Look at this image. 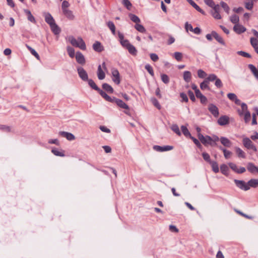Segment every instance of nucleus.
Listing matches in <instances>:
<instances>
[{
    "label": "nucleus",
    "instance_id": "1",
    "mask_svg": "<svg viewBox=\"0 0 258 258\" xmlns=\"http://www.w3.org/2000/svg\"><path fill=\"white\" fill-rule=\"evenodd\" d=\"M68 39L73 46L78 47L83 50L86 49V44L81 37H79L76 39L73 36H70Z\"/></svg>",
    "mask_w": 258,
    "mask_h": 258
},
{
    "label": "nucleus",
    "instance_id": "2",
    "mask_svg": "<svg viewBox=\"0 0 258 258\" xmlns=\"http://www.w3.org/2000/svg\"><path fill=\"white\" fill-rule=\"evenodd\" d=\"M234 183L236 185L243 190H247L249 189V185H248V182H245L243 180H240L237 179H234Z\"/></svg>",
    "mask_w": 258,
    "mask_h": 258
},
{
    "label": "nucleus",
    "instance_id": "3",
    "mask_svg": "<svg viewBox=\"0 0 258 258\" xmlns=\"http://www.w3.org/2000/svg\"><path fill=\"white\" fill-rule=\"evenodd\" d=\"M77 72L79 77L84 81L88 80V75L87 72L81 67L77 68Z\"/></svg>",
    "mask_w": 258,
    "mask_h": 258
},
{
    "label": "nucleus",
    "instance_id": "4",
    "mask_svg": "<svg viewBox=\"0 0 258 258\" xmlns=\"http://www.w3.org/2000/svg\"><path fill=\"white\" fill-rule=\"evenodd\" d=\"M173 146H164L162 147L158 145H155L153 147L154 150L158 152L170 151L173 149Z\"/></svg>",
    "mask_w": 258,
    "mask_h": 258
},
{
    "label": "nucleus",
    "instance_id": "5",
    "mask_svg": "<svg viewBox=\"0 0 258 258\" xmlns=\"http://www.w3.org/2000/svg\"><path fill=\"white\" fill-rule=\"evenodd\" d=\"M58 134L59 135L62 137L66 138L69 141H73L75 139V136L71 133L60 131Z\"/></svg>",
    "mask_w": 258,
    "mask_h": 258
},
{
    "label": "nucleus",
    "instance_id": "6",
    "mask_svg": "<svg viewBox=\"0 0 258 258\" xmlns=\"http://www.w3.org/2000/svg\"><path fill=\"white\" fill-rule=\"evenodd\" d=\"M112 81L116 84L120 83L119 73L117 70L113 69L112 70Z\"/></svg>",
    "mask_w": 258,
    "mask_h": 258
},
{
    "label": "nucleus",
    "instance_id": "7",
    "mask_svg": "<svg viewBox=\"0 0 258 258\" xmlns=\"http://www.w3.org/2000/svg\"><path fill=\"white\" fill-rule=\"evenodd\" d=\"M43 16L45 18V22L50 26L55 23V20L49 13H44Z\"/></svg>",
    "mask_w": 258,
    "mask_h": 258
},
{
    "label": "nucleus",
    "instance_id": "8",
    "mask_svg": "<svg viewBox=\"0 0 258 258\" xmlns=\"http://www.w3.org/2000/svg\"><path fill=\"white\" fill-rule=\"evenodd\" d=\"M76 59L77 61L81 64H84L85 63V58L83 54L80 51H78L76 54Z\"/></svg>",
    "mask_w": 258,
    "mask_h": 258
},
{
    "label": "nucleus",
    "instance_id": "9",
    "mask_svg": "<svg viewBox=\"0 0 258 258\" xmlns=\"http://www.w3.org/2000/svg\"><path fill=\"white\" fill-rule=\"evenodd\" d=\"M208 109L210 112L215 116L218 117L219 115L218 108L214 104H210L209 105Z\"/></svg>",
    "mask_w": 258,
    "mask_h": 258
},
{
    "label": "nucleus",
    "instance_id": "10",
    "mask_svg": "<svg viewBox=\"0 0 258 258\" xmlns=\"http://www.w3.org/2000/svg\"><path fill=\"white\" fill-rule=\"evenodd\" d=\"M242 143L243 146L248 150H250V148L254 145L250 139L247 137L243 138Z\"/></svg>",
    "mask_w": 258,
    "mask_h": 258
},
{
    "label": "nucleus",
    "instance_id": "11",
    "mask_svg": "<svg viewBox=\"0 0 258 258\" xmlns=\"http://www.w3.org/2000/svg\"><path fill=\"white\" fill-rule=\"evenodd\" d=\"M246 28L241 25L237 24L233 27V30L237 34H241L244 32L246 31Z\"/></svg>",
    "mask_w": 258,
    "mask_h": 258
},
{
    "label": "nucleus",
    "instance_id": "12",
    "mask_svg": "<svg viewBox=\"0 0 258 258\" xmlns=\"http://www.w3.org/2000/svg\"><path fill=\"white\" fill-rule=\"evenodd\" d=\"M199 139L205 145L209 144V142L211 141V137L209 136L204 137L203 135H199Z\"/></svg>",
    "mask_w": 258,
    "mask_h": 258
},
{
    "label": "nucleus",
    "instance_id": "13",
    "mask_svg": "<svg viewBox=\"0 0 258 258\" xmlns=\"http://www.w3.org/2000/svg\"><path fill=\"white\" fill-rule=\"evenodd\" d=\"M229 117L226 115L221 116L218 120V123L220 125H225L229 123Z\"/></svg>",
    "mask_w": 258,
    "mask_h": 258
},
{
    "label": "nucleus",
    "instance_id": "14",
    "mask_svg": "<svg viewBox=\"0 0 258 258\" xmlns=\"http://www.w3.org/2000/svg\"><path fill=\"white\" fill-rule=\"evenodd\" d=\"M221 144L225 147L230 148L232 146L231 142L227 138L222 137L220 138Z\"/></svg>",
    "mask_w": 258,
    "mask_h": 258
},
{
    "label": "nucleus",
    "instance_id": "15",
    "mask_svg": "<svg viewBox=\"0 0 258 258\" xmlns=\"http://www.w3.org/2000/svg\"><path fill=\"white\" fill-rule=\"evenodd\" d=\"M101 65H99L97 69V77L99 80H102L105 77V74Z\"/></svg>",
    "mask_w": 258,
    "mask_h": 258
},
{
    "label": "nucleus",
    "instance_id": "16",
    "mask_svg": "<svg viewBox=\"0 0 258 258\" xmlns=\"http://www.w3.org/2000/svg\"><path fill=\"white\" fill-rule=\"evenodd\" d=\"M212 35L213 37L220 43L222 45H225V42L223 38L215 31H213L212 32Z\"/></svg>",
    "mask_w": 258,
    "mask_h": 258
},
{
    "label": "nucleus",
    "instance_id": "17",
    "mask_svg": "<svg viewBox=\"0 0 258 258\" xmlns=\"http://www.w3.org/2000/svg\"><path fill=\"white\" fill-rule=\"evenodd\" d=\"M52 32L55 35H58L60 33L61 30L55 23L49 26Z\"/></svg>",
    "mask_w": 258,
    "mask_h": 258
},
{
    "label": "nucleus",
    "instance_id": "18",
    "mask_svg": "<svg viewBox=\"0 0 258 258\" xmlns=\"http://www.w3.org/2000/svg\"><path fill=\"white\" fill-rule=\"evenodd\" d=\"M93 49L97 52H101L103 48L101 43L99 41H96L93 45Z\"/></svg>",
    "mask_w": 258,
    "mask_h": 258
},
{
    "label": "nucleus",
    "instance_id": "19",
    "mask_svg": "<svg viewBox=\"0 0 258 258\" xmlns=\"http://www.w3.org/2000/svg\"><path fill=\"white\" fill-rule=\"evenodd\" d=\"M100 95L104 98L106 101L110 102H112L114 100L109 96H108L105 92L101 90L100 89L98 91Z\"/></svg>",
    "mask_w": 258,
    "mask_h": 258
},
{
    "label": "nucleus",
    "instance_id": "20",
    "mask_svg": "<svg viewBox=\"0 0 258 258\" xmlns=\"http://www.w3.org/2000/svg\"><path fill=\"white\" fill-rule=\"evenodd\" d=\"M25 13L27 15L28 20L32 23H35L36 20L34 16L32 15L30 11L27 9L24 10Z\"/></svg>",
    "mask_w": 258,
    "mask_h": 258
},
{
    "label": "nucleus",
    "instance_id": "21",
    "mask_svg": "<svg viewBox=\"0 0 258 258\" xmlns=\"http://www.w3.org/2000/svg\"><path fill=\"white\" fill-rule=\"evenodd\" d=\"M115 102L116 103V104L120 107L126 109H129L128 106L126 104H125L122 100L119 99H115Z\"/></svg>",
    "mask_w": 258,
    "mask_h": 258
},
{
    "label": "nucleus",
    "instance_id": "22",
    "mask_svg": "<svg viewBox=\"0 0 258 258\" xmlns=\"http://www.w3.org/2000/svg\"><path fill=\"white\" fill-rule=\"evenodd\" d=\"M189 4H190L197 11L202 13V14H205V12L199 7L192 0H186Z\"/></svg>",
    "mask_w": 258,
    "mask_h": 258
},
{
    "label": "nucleus",
    "instance_id": "23",
    "mask_svg": "<svg viewBox=\"0 0 258 258\" xmlns=\"http://www.w3.org/2000/svg\"><path fill=\"white\" fill-rule=\"evenodd\" d=\"M236 153L239 158H245L246 155L244 152L240 148L236 147L235 148Z\"/></svg>",
    "mask_w": 258,
    "mask_h": 258
},
{
    "label": "nucleus",
    "instance_id": "24",
    "mask_svg": "<svg viewBox=\"0 0 258 258\" xmlns=\"http://www.w3.org/2000/svg\"><path fill=\"white\" fill-rule=\"evenodd\" d=\"M183 80L186 82V83H189L191 81V74L189 71H185L183 73Z\"/></svg>",
    "mask_w": 258,
    "mask_h": 258
},
{
    "label": "nucleus",
    "instance_id": "25",
    "mask_svg": "<svg viewBox=\"0 0 258 258\" xmlns=\"http://www.w3.org/2000/svg\"><path fill=\"white\" fill-rule=\"evenodd\" d=\"M62 12L68 19L70 20H73L74 19V15L71 10H69V9L64 10V11H62Z\"/></svg>",
    "mask_w": 258,
    "mask_h": 258
},
{
    "label": "nucleus",
    "instance_id": "26",
    "mask_svg": "<svg viewBox=\"0 0 258 258\" xmlns=\"http://www.w3.org/2000/svg\"><path fill=\"white\" fill-rule=\"evenodd\" d=\"M257 167L255 166L252 163H248L247 164V170L251 173L256 172V170H257Z\"/></svg>",
    "mask_w": 258,
    "mask_h": 258
},
{
    "label": "nucleus",
    "instance_id": "27",
    "mask_svg": "<svg viewBox=\"0 0 258 258\" xmlns=\"http://www.w3.org/2000/svg\"><path fill=\"white\" fill-rule=\"evenodd\" d=\"M0 130H2L7 133H10L13 132L12 127L11 126L4 124L0 125Z\"/></svg>",
    "mask_w": 258,
    "mask_h": 258
},
{
    "label": "nucleus",
    "instance_id": "28",
    "mask_svg": "<svg viewBox=\"0 0 258 258\" xmlns=\"http://www.w3.org/2000/svg\"><path fill=\"white\" fill-rule=\"evenodd\" d=\"M248 185H249V189L250 187H256L258 186V179H251L248 182Z\"/></svg>",
    "mask_w": 258,
    "mask_h": 258
},
{
    "label": "nucleus",
    "instance_id": "29",
    "mask_svg": "<svg viewBox=\"0 0 258 258\" xmlns=\"http://www.w3.org/2000/svg\"><path fill=\"white\" fill-rule=\"evenodd\" d=\"M219 149L223 151V152L224 153V157L226 159H229L230 158V157L232 155L231 152H230L228 150H227L226 149H225L222 147H219Z\"/></svg>",
    "mask_w": 258,
    "mask_h": 258
},
{
    "label": "nucleus",
    "instance_id": "30",
    "mask_svg": "<svg viewBox=\"0 0 258 258\" xmlns=\"http://www.w3.org/2000/svg\"><path fill=\"white\" fill-rule=\"evenodd\" d=\"M102 88L104 90L109 93H112L113 92V89L112 87L107 83H104L102 84Z\"/></svg>",
    "mask_w": 258,
    "mask_h": 258
},
{
    "label": "nucleus",
    "instance_id": "31",
    "mask_svg": "<svg viewBox=\"0 0 258 258\" xmlns=\"http://www.w3.org/2000/svg\"><path fill=\"white\" fill-rule=\"evenodd\" d=\"M127 49L128 50L129 53L133 55H136L137 54V50L135 47L132 44H131L129 45V46L127 48Z\"/></svg>",
    "mask_w": 258,
    "mask_h": 258
},
{
    "label": "nucleus",
    "instance_id": "32",
    "mask_svg": "<svg viewBox=\"0 0 258 258\" xmlns=\"http://www.w3.org/2000/svg\"><path fill=\"white\" fill-rule=\"evenodd\" d=\"M212 170L215 173H218L219 171V168L218 163L216 161L210 162Z\"/></svg>",
    "mask_w": 258,
    "mask_h": 258
},
{
    "label": "nucleus",
    "instance_id": "33",
    "mask_svg": "<svg viewBox=\"0 0 258 258\" xmlns=\"http://www.w3.org/2000/svg\"><path fill=\"white\" fill-rule=\"evenodd\" d=\"M52 153L57 156L64 157L65 156L63 151H59L57 149H53L51 150Z\"/></svg>",
    "mask_w": 258,
    "mask_h": 258
},
{
    "label": "nucleus",
    "instance_id": "34",
    "mask_svg": "<svg viewBox=\"0 0 258 258\" xmlns=\"http://www.w3.org/2000/svg\"><path fill=\"white\" fill-rule=\"evenodd\" d=\"M181 131H182L183 134L186 137H189L190 138L191 136L190 132H189L188 130L187 129V128L185 126L182 125L181 126Z\"/></svg>",
    "mask_w": 258,
    "mask_h": 258
},
{
    "label": "nucleus",
    "instance_id": "35",
    "mask_svg": "<svg viewBox=\"0 0 258 258\" xmlns=\"http://www.w3.org/2000/svg\"><path fill=\"white\" fill-rule=\"evenodd\" d=\"M87 81L88 82L89 85L92 89H93L95 90H96L97 91H99L100 88L96 85V84H95V83L94 82V81L93 80H92V79H88V80H87Z\"/></svg>",
    "mask_w": 258,
    "mask_h": 258
},
{
    "label": "nucleus",
    "instance_id": "36",
    "mask_svg": "<svg viewBox=\"0 0 258 258\" xmlns=\"http://www.w3.org/2000/svg\"><path fill=\"white\" fill-rule=\"evenodd\" d=\"M209 83L205 79V80L200 84V88L203 90H210Z\"/></svg>",
    "mask_w": 258,
    "mask_h": 258
},
{
    "label": "nucleus",
    "instance_id": "37",
    "mask_svg": "<svg viewBox=\"0 0 258 258\" xmlns=\"http://www.w3.org/2000/svg\"><path fill=\"white\" fill-rule=\"evenodd\" d=\"M230 21L235 25L238 24L239 21V17L236 15H233L230 17Z\"/></svg>",
    "mask_w": 258,
    "mask_h": 258
},
{
    "label": "nucleus",
    "instance_id": "38",
    "mask_svg": "<svg viewBox=\"0 0 258 258\" xmlns=\"http://www.w3.org/2000/svg\"><path fill=\"white\" fill-rule=\"evenodd\" d=\"M129 17H130L131 20L133 22H135V23H136L137 24H138V23L140 22V18L138 16H137L136 15H135L134 14H129Z\"/></svg>",
    "mask_w": 258,
    "mask_h": 258
},
{
    "label": "nucleus",
    "instance_id": "39",
    "mask_svg": "<svg viewBox=\"0 0 258 258\" xmlns=\"http://www.w3.org/2000/svg\"><path fill=\"white\" fill-rule=\"evenodd\" d=\"M220 170L222 174L225 175H228V167L226 165L224 164L221 165L220 166Z\"/></svg>",
    "mask_w": 258,
    "mask_h": 258
},
{
    "label": "nucleus",
    "instance_id": "40",
    "mask_svg": "<svg viewBox=\"0 0 258 258\" xmlns=\"http://www.w3.org/2000/svg\"><path fill=\"white\" fill-rule=\"evenodd\" d=\"M107 26L110 29V30L111 31L112 34L113 35L115 34V26L114 24V23L111 21H109L107 23Z\"/></svg>",
    "mask_w": 258,
    "mask_h": 258
},
{
    "label": "nucleus",
    "instance_id": "41",
    "mask_svg": "<svg viewBox=\"0 0 258 258\" xmlns=\"http://www.w3.org/2000/svg\"><path fill=\"white\" fill-rule=\"evenodd\" d=\"M135 28H136V29L139 31L140 32H141V33H144L146 32V29L145 28H144V27L141 25V24H136L135 25Z\"/></svg>",
    "mask_w": 258,
    "mask_h": 258
},
{
    "label": "nucleus",
    "instance_id": "42",
    "mask_svg": "<svg viewBox=\"0 0 258 258\" xmlns=\"http://www.w3.org/2000/svg\"><path fill=\"white\" fill-rule=\"evenodd\" d=\"M217 77L216 75L214 74H210L207 78L205 79V80L209 83L210 82H213L217 79Z\"/></svg>",
    "mask_w": 258,
    "mask_h": 258
},
{
    "label": "nucleus",
    "instance_id": "43",
    "mask_svg": "<svg viewBox=\"0 0 258 258\" xmlns=\"http://www.w3.org/2000/svg\"><path fill=\"white\" fill-rule=\"evenodd\" d=\"M171 130L177 135L180 136L181 133L178 125L176 124H173L171 127Z\"/></svg>",
    "mask_w": 258,
    "mask_h": 258
},
{
    "label": "nucleus",
    "instance_id": "44",
    "mask_svg": "<svg viewBox=\"0 0 258 258\" xmlns=\"http://www.w3.org/2000/svg\"><path fill=\"white\" fill-rule=\"evenodd\" d=\"M220 5L227 14L229 13L230 8L226 3L222 1L220 2Z\"/></svg>",
    "mask_w": 258,
    "mask_h": 258
},
{
    "label": "nucleus",
    "instance_id": "45",
    "mask_svg": "<svg viewBox=\"0 0 258 258\" xmlns=\"http://www.w3.org/2000/svg\"><path fill=\"white\" fill-rule=\"evenodd\" d=\"M67 51L68 52V54L69 55V56L71 57V58H73L75 56V50L72 47H70V46H68L67 48Z\"/></svg>",
    "mask_w": 258,
    "mask_h": 258
},
{
    "label": "nucleus",
    "instance_id": "46",
    "mask_svg": "<svg viewBox=\"0 0 258 258\" xmlns=\"http://www.w3.org/2000/svg\"><path fill=\"white\" fill-rule=\"evenodd\" d=\"M151 101L152 103V104L158 109H160L161 108V106L160 104H159L158 100L155 98H152L151 99Z\"/></svg>",
    "mask_w": 258,
    "mask_h": 258
},
{
    "label": "nucleus",
    "instance_id": "47",
    "mask_svg": "<svg viewBox=\"0 0 258 258\" xmlns=\"http://www.w3.org/2000/svg\"><path fill=\"white\" fill-rule=\"evenodd\" d=\"M145 68L152 77L154 76V73L153 69L149 64H146Z\"/></svg>",
    "mask_w": 258,
    "mask_h": 258
},
{
    "label": "nucleus",
    "instance_id": "48",
    "mask_svg": "<svg viewBox=\"0 0 258 258\" xmlns=\"http://www.w3.org/2000/svg\"><path fill=\"white\" fill-rule=\"evenodd\" d=\"M250 117H251V114H250V113L249 111H247V112L244 113V122L246 123H247L249 122Z\"/></svg>",
    "mask_w": 258,
    "mask_h": 258
},
{
    "label": "nucleus",
    "instance_id": "49",
    "mask_svg": "<svg viewBox=\"0 0 258 258\" xmlns=\"http://www.w3.org/2000/svg\"><path fill=\"white\" fill-rule=\"evenodd\" d=\"M250 43L253 48L258 46V39L251 37L250 38Z\"/></svg>",
    "mask_w": 258,
    "mask_h": 258
},
{
    "label": "nucleus",
    "instance_id": "50",
    "mask_svg": "<svg viewBox=\"0 0 258 258\" xmlns=\"http://www.w3.org/2000/svg\"><path fill=\"white\" fill-rule=\"evenodd\" d=\"M197 74L200 78H205L207 75L206 73L201 69L198 70Z\"/></svg>",
    "mask_w": 258,
    "mask_h": 258
},
{
    "label": "nucleus",
    "instance_id": "51",
    "mask_svg": "<svg viewBox=\"0 0 258 258\" xmlns=\"http://www.w3.org/2000/svg\"><path fill=\"white\" fill-rule=\"evenodd\" d=\"M161 78L162 82L165 84H168L169 82V78L166 74H162Z\"/></svg>",
    "mask_w": 258,
    "mask_h": 258
},
{
    "label": "nucleus",
    "instance_id": "52",
    "mask_svg": "<svg viewBox=\"0 0 258 258\" xmlns=\"http://www.w3.org/2000/svg\"><path fill=\"white\" fill-rule=\"evenodd\" d=\"M122 4L128 10H131L132 4L128 0H122Z\"/></svg>",
    "mask_w": 258,
    "mask_h": 258
},
{
    "label": "nucleus",
    "instance_id": "53",
    "mask_svg": "<svg viewBox=\"0 0 258 258\" xmlns=\"http://www.w3.org/2000/svg\"><path fill=\"white\" fill-rule=\"evenodd\" d=\"M237 53L239 55L242 56L244 57H247V58L251 57V55L250 54H249L248 53H247L246 52L243 51H237Z\"/></svg>",
    "mask_w": 258,
    "mask_h": 258
},
{
    "label": "nucleus",
    "instance_id": "54",
    "mask_svg": "<svg viewBox=\"0 0 258 258\" xmlns=\"http://www.w3.org/2000/svg\"><path fill=\"white\" fill-rule=\"evenodd\" d=\"M202 156L204 158V159L207 162H209V163L210 162H212L210 160V155L206 152H204L202 153Z\"/></svg>",
    "mask_w": 258,
    "mask_h": 258
},
{
    "label": "nucleus",
    "instance_id": "55",
    "mask_svg": "<svg viewBox=\"0 0 258 258\" xmlns=\"http://www.w3.org/2000/svg\"><path fill=\"white\" fill-rule=\"evenodd\" d=\"M174 57L177 60V61H180L182 59V54L181 52H175L174 53Z\"/></svg>",
    "mask_w": 258,
    "mask_h": 258
},
{
    "label": "nucleus",
    "instance_id": "56",
    "mask_svg": "<svg viewBox=\"0 0 258 258\" xmlns=\"http://www.w3.org/2000/svg\"><path fill=\"white\" fill-rule=\"evenodd\" d=\"M253 4L252 2H246L245 3V7L247 10H250L252 9Z\"/></svg>",
    "mask_w": 258,
    "mask_h": 258
},
{
    "label": "nucleus",
    "instance_id": "57",
    "mask_svg": "<svg viewBox=\"0 0 258 258\" xmlns=\"http://www.w3.org/2000/svg\"><path fill=\"white\" fill-rule=\"evenodd\" d=\"M120 43L123 47H125L126 49L129 46V45L131 44L128 40L126 39L122 40V41L120 42Z\"/></svg>",
    "mask_w": 258,
    "mask_h": 258
},
{
    "label": "nucleus",
    "instance_id": "58",
    "mask_svg": "<svg viewBox=\"0 0 258 258\" xmlns=\"http://www.w3.org/2000/svg\"><path fill=\"white\" fill-rule=\"evenodd\" d=\"M215 85L218 88H220L222 87L223 84L221 80L219 78H217L215 80Z\"/></svg>",
    "mask_w": 258,
    "mask_h": 258
},
{
    "label": "nucleus",
    "instance_id": "59",
    "mask_svg": "<svg viewBox=\"0 0 258 258\" xmlns=\"http://www.w3.org/2000/svg\"><path fill=\"white\" fill-rule=\"evenodd\" d=\"M69 6H70V4L69 3V2L68 1H64L62 3V5H61V8H62V11H64V10H67L68 9L67 8Z\"/></svg>",
    "mask_w": 258,
    "mask_h": 258
},
{
    "label": "nucleus",
    "instance_id": "60",
    "mask_svg": "<svg viewBox=\"0 0 258 258\" xmlns=\"http://www.w3.org/2000/svg\"><path fill=\"white\" fill-rule=\"evenodd\" d=\"M229 166L232 170H233L234 171L237 173L238 167L235 164L233 163H229Z\"/></svg>",
    "mask_w": 258,
    "mask_h": 258
},
{
    "label": "nucleus",
    "instance_id": "61",
    "mask_svg": "<svg viewBox=\"0 0 258 258\" xmlns=\"http://www.w3.org/2000/svg\"><path fill=\"white\" fill-rule=\"evenodd\" d=\"M227 97L230 100L233 101H234L235 99L237 98L236 95L234 93H228L227 94Z\"/></svg>",
    "mask_w": 258,
    "mask_h": 258
},
{
    "label": "nucleus",
    "instance_id": "62",
    "mask_svg": "<svg viewBox=\"0 0 258 258\" xmlns=\"http://www.w3.org/2000/svg\"><path fill=\"white\" fill-rule=\"evenodd\" d=\"M150 55L151 59L153 61H157L159 59L158 56L156 53H151Z\"/></svg>",
    "mask_w": 258,
    "mask_h": 258
},
{
    "label": "nucleus",
    "instance_id": "63",
    "mask_svg": "<svg viewBox=\"0 0 258 258\" xmlns=\"http://www.w3.org/2000/svg\"><path fill=\"white\" fill-rule=\"evenodd\" d=\"M190 138L193 141L194 143L199 147L201 148L202 147L201 143H200L199 141L196 139L195 138L191 136Z\"/></svg>",
    "mask_w": 258,
    "mask_h": 258
},
{
    "label": "nucleus",
    "instance_id": "64",
    "mask_svg": "<svg viewBox=\"0 0 258 258\" xmlns=\"http://www.w3.org/2000/svg\"><path fill=\"white\" fill-rule=\"evenodd\" d=\"M212 16L213 17L216 19L219 20L221 19V15L219 14V12H214L212 13Z\"/></svg>",
    "mask_w": 258,
    "mask_h": 258
}]
</instances>
